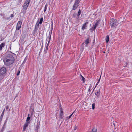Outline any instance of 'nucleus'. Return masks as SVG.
Instances as JSON below:
<instances>
[{"label":"nucleus","instance_id":"nucleus-42","mask_svg":"<svg viewBox=\"0 0 132 132\" xmlns=\"http://www.w3.org/2000/svg\"><path fill=\"white\" fill-rule=\"evenodd\" d=\"M0 132H2V131H1Z\"/></svg>","mask_w":132,"mask_h":132},{"label":"nucleus","instance_id":"nucleus-35","mask_svg":"<svg viewBox=\"0 0 132 132\" xmlns=\"http://www.w3.org/2000/svg\"><path fill=\"white\" fill-rule=\"evenodd\" d=\"M48 46H48V45H47L46 46V50H48Z\"/></svg>","mask_w":132,"mask_h":132},{"label":"nucleus","instance_id":"nucleus-13","mask_svg":"<svg viewBox=\"0 0 132 132\" xmlns=\"http://www.w3.org/2000/svg\"><path fill=\"white\" fill-rule=\"evenodd\" d=\"M40 127V124L39 123H38L37 124V126H36V130L38 132V129Z\"/></svg>","mask_w":132,"mask_h":132},{"label":"nucleus","instance_id":"nucleus-25","mask_svg":"<svg viewBox=\"0 0 132 132\" xmlns=\"http://www.w3.org/2000/svg\"><path fill=\"white\" fill-rule=\"evenodd\" d=\"M81 77L82 78V80L84 82H85V78L82 75H81Z\"/></svg>","mask_w":132,"mask_h":132},{"label":"nucleus","instance_id":"nucleus-12","mask_svg":"<svg viewBox=\"0 0 132 132\" xmlns=\"http://www.w3.org/2000/svg\"><path fill=\"white\" fill-rule=\"evenodd\" d=\"M5 45V43H2L0 45V50H2L3 47H4Z\"/></svg>","mask_w":132,"mask_h":132},{"label":"nucleus","instance_id":"nucleus-39","mask_svg":"<svg viewBox=\"0 0 132 132\" xmlns=\"http://www.w3.org/2000/svg\"><path fill=\"white\" fill-rule=\"evenodd\" d=\"M9 108V107L8 106H7L6 107V109H8Z\"/></svg>","mask_w":132,"mask_h":132},{"label":"nucleus","instance_id":"nucleus-2","mask_svg":"<svg viewBox=\"0 0 132 132\" xmlns=\"http://www.w3.org/2000/svg\"><path fill=\"white\" fill-rule=\"evenodd\" d=\"M110 24L111 26V27L112 28L118 25V23L116 20H114L112 18L111 19Z\"/></svg>","mask_w":132,"mask_h":132},{"label":"nucleus","instance_id":"nucleus-37","mask_svg":"<svg viewBox=\"0 0 132 132\" xmlns=\"http://www.w3.org/2000/svg\"><path fill=\"white\" fill-rule=\"evenodd\" d=\"M63 116H60V118H61V119H62L63 118Z\"/></svg>","mask_w":132,"mask_h":132},{"label":"nucleus","instance_id":"nucleus-11","mask_svg":"<svg viewBox=\"0 0 132 132\" xmlns=\"http://www.w3.org/2000/svg\"><path fill=\"white\" fill-rule=\"evenodd\" d=\"M5 109H4L2 113V114L0 117V122H1L2 121V120L3 117V115L4 114V112H5Z\"/></svg>","mask_w":132,"mask_h":132},{"label":"nucleus","instance_id":"nucleus-40","mask_svg":"<svg viewBox=\"0 0 132 132\" xmlns=\"http://www.w3.org/2000/svg\"><path fill=\"white\" fill-rule=\"evenodd\" d=\"M0 15L1 16H2L3 15V14H0Z\"/></svg>","mask_w":132,"mask_h":132},{"label":"nucleus","instance_id":"nucleus-24","mask_svg":"<svg viewBox=\"0 0 132 132\" xmlns=\"http://www.w3.org/2000/svg\"><path fill=\"white\" fill-rule=\"evenodd\" d=\"M43 20V17H42L40 18L39 22H38L40 24H42V22ZM37 22H38V21Z\"/></svg>","mask_w":132,"mask_h":132},{"label":"nucleus","instance_id":"nucleus-28","mask_svg":"<svg viewBox=\"0 0 132 132\" xmlns=\"http://www.w3.org/2000/svg\"><path fill=\"white\" fill-rule=\"evenodd\" d=\"M93 132H96L97 130L95 128H94L92 129Z\"/></svg>","mask_w":132,"mask_h":132},{"label":"nucleus","instance_id":"nucleus-31","mask_svg":"<svg viewBox=\"0 0 132 132\" xmlns=\"http://www.w3.org/2000/svg\"><path fill=\"white\" fill-rule=\"evenodd\" d=\"M20 73V71H18L17 73V74H16L18 76L19 75Z\"/></svg>","mask_w":132,"mask_h":132},{"label":"nucleus","instance_id":"nucleus-30","mask_svg":"<svg viewBox=\"0 0 132 132\" xmlns=\"http://www.w3.org/2000/svg\"><path fill=\"white\" fill-rule=\"evenodd\" d=\"M60 116H63V111H61L60 114Z\"/></svg>","mask_w":132,"mask_h":132},{"label":"nucleus","instance_id":"nucleus-20","mask_svg":"<svg viewBox=\"0 0 132 132\" xmlns=\"http://www.w3.org/2000/svg\"><path fill=\"white\" fill-rule=\"evenodd\" d=\"M47 4H46L45 5V6L44 9V12H45V11H46L47 9Z\"/></svg>","mask_w":132,"mask_h":132},{"label":"nucleus","instance_id":"nucleus-22","mask_svg":"<svg viewBox=\"0 0 132 132\" xmlns=\"http://www.w3.org/2000/svg\"><path fill=\"white\" fill-rule=\"evenodd\" d=\"M100 94V92L98 91H97V92H96L95 93V95L97 97H98V96Z\"/></svg>","mask_w":132,"mask_h":132},{"label":"nucleus","instance_id":"nucleus-5","mask_svg":"<svg viewBox=\"0 0 132 132\" xmlns=\"http://www.w3.org/2000/svg\"><path fill=\"white\" fill-rule=\"evenodd\" d=\"M6 71V69L5 67H2L0 69V73L1 74L3 75L5 74Z\"/></svg>","mask_w":132,"mask_h":132},{"label":"nucleus","instance_id":"nucleus-29","mask_svg":"<svg viewBox=\"0 0 132 132\" xmlns=\"http://www.w3.org/2000/svg\"><path fill=\"white\" fill-rule=\"evenodd\" d=\"M51 30H52L53 28V22H51Z\"/></svg>","mask_w":132,"mask_h":132},{"label":"nucleus","instance_id":"nucleus-36","mask_svg":"<svg viewBox=\"0 0 132 132\" xmlns=\"http://www.w3.org/2000/svg\"><path fill=\"white\" fill-rule=\"evenodd\" d=\"M22 0H18L19 3H21L22 1Z\"/></svg>","mask_w":132,"mask_h":132},{"label":"nucleus","instance_id":"nucleus-16","mask_svg":"<svg viewBox=\"0 0 132 132\" xmlns=\"http://www.w3.org/2000/svg\"><path fill=\"white\" fill-rule=\"evenodd\" d=\"M75 111L73 112V113L71 115H70L68 117H67L66 118H67V120H68L69 119H70L71 118V116H72V115H73V113H74V112H75Z\"/></svg>","mask_w":132,"mask_h":132},{"label":"nucleus","instance_id":"nucleus-10","mask_svg":"<svg viewBox=\"0 0 132 132\" xmlns=\"http://www.w3.org/2000/svg\"><path fill=\"white\" fill-rule=\"evenodd\" d=\"M78 6L79 5L78 4L75 3L73 5L72 9L74 10H76L78 7Z\"/></svg>","mask_w":132,"mask_h":132},{"label":"nucleus","instance_id":"nucleus-9","mask_svg":"<svg viewBox=\"0 0 132 132\" xmlns=\"http://www.w3.org/2000/svg\"><path fill=\"white\" fill-rule=\"evenodd\" d=\"M99 24V21H96L95 24L94 26L93 27L94 30H95L96 29V27L98 26Z\"/></svg>","mask_w":132,"mask_h":132},{"label":"nucleus","instance_id":"nucleus-18","mask_svg":"<svg viewBox=\"0 0 132 132\" xmlns=\"http://www.w3.org/2000/svg\"><path fill=\"white\" fill-rule=\"evenodd\" d=\"M26 10H25L24 9H23V10H22L21 11L23 15H24L25 14L26 12Z\"/></svg>","mask_w":132,"mask_h":132},{"label":"nucleus","instance_id":"nucleus-33","mask_svg":"<svg viewBox=\"0 0 132 132\" xmlns=\"http://www.w3.org/2000/svg\"><path fill=\"white\" fill-rule=\"evenodd\" d=\"M27 57H26L24 59V61H23V62H26V60H27Z\"/></svg>","mask_w":132,"mask_h":132},{"label":"nucleus","instance_id":"nucleus-41","mask_svg":"<svg viewBox=\"0 0 132 132\" xmlns=\"http://www.w3.org/2000/svg\"><path fill=\"white\" fill-rule=\"evenodd\" d=\"M103 53H105V52L104 51V52H103Z\"/></svg>","mask_w":132,"mask_h":132},{"label":"nucleus","instance_id":"nucleus-27","mask_svg":"<svg viewBox=\"0 0 132 132\" xmlns=\"http://www.w3.org/2000/svg\"><path fill=\"white\" fill-rule=\"evenodd\" d=\"M81 13V11H80V10H79L78 12V13L77 15L78 16H79Z\"/></svg>","mask_w":132,"mask_h":132},{"label":"nucleus","instance_id":"nucleus-15","mask_svg":"<svg viewBox=\"0 0 132 132\" xmlns=\"http://www.w3.org/2000/svg\"><path fill=\"white\" fill-rule=\"evenodd\" d=\"M30 114H28V117L27 118L26 122H27V123H29L30 122L29 121V120H30Z\"/></svg>","mask_w":132,"mask_h":132},{"label":"nucleus","instance_id":"nucleus-3","mask_svg":"<svg viewBox=\"0 0 132 132\" xmlns=\"http://www.w3.org/2000/svg\"><path fill=\"white\" fill-rule=\"evenodd\" d=\"M39 23L37 22L36 24L34 29L33 31V34L34 36L36 35L37 34V31L39 28Z\"/></svg>","mask_w":132,"mask_h":132},{"label":"nucleus","instance_id":"nucleus-17","mask_svg":"<svg viewBox=\"0 0 132 132\" xmlns=\"http://www.w3.org/2000/svg\"><path fill=\"white\" fill-rule=\"evenodd\" d=\"M78 128L77 127V126L76 125H75L73 127V131H74L75 132H76L77 129Z\"/></svg>","mask_w":132,"mask_h":132},{"label":"nucleus","instance_id":"nucleus-21","mask_svg":"<svg viewBox=\"0 0 132 132\" xmlns=\"http://www.w3.org/2000/svg\"><path fill=\"white\" fill-rule=\"evenodd\" d=\"M81 0H75V3L78 4Z\"/></svg>","mask_w":132,"mask_h":132},{"label":"nucleus","instance_id":"nucleus-1","mask_svg":"<svg viewBox=\"0 0 132 132\" xmlns=\"http://www.w3.org/2000/svg\"><path fill=\"white\" fill-rule=\"evenodd\" d=\"M5 65L6 66L10 65L13 64L15 61V58L11 54H8L3 59Z\"/></svg>","mask_w":132,"mask_h":132},{"label":"nucleus","instance_id":"nucleus-38","mask_svg":"<svg viewBox=\"0 0 132 132\" xmlns=\"http://www.w3.org/2000/svg\"><path fill=\"white\" fill-rule=\"evenodd\" d=\"M14 16V15L13 14H12L11 15V17H13Z\"/></svg>","mask_w":132,"mask_h":132},{"label":"nucleus","instance_id":"nucleus-32","mask_svg":"<svg viewBox=\"0 0 132 132\" xmlns=\"http://www.w3.org/2000/svg\"><path fill=\"white\" fill-rule=\"evenodd\" d=\"M91 87H92L91 86H90L89 87V89L88 90V92H90V89L91 88Z\"/></svg>","mask_w":132,"mask_h":132},{"label":"nucleus","instance_id":"nucleus-14","mask_svg":"<svg viewBox=\"0 0 132 132\" xmlns=\"http://www.w3.org/2000/svg\"><path fill=\"white\" fill-rule=\"evenodd\" d=\"M89 40L88 38H87L86 39L85 41V43L86 44V46H87L88 45V44L89 43Z\"/></svg>","mask_w":132,"mask_h":132},{"label":"nucleus","instance_id":"nucleus-6","mask_svg":"<svg viewBox=\"0 0 132 132\" xmlns=\"http://www.w3.org/2000/svg\"><path fill=\"white\" fill-rule=\"evenodd\" d=\"M22 22L21 21H19L18 22L16 28V30H18L20 28Z\"/></svg>","mask_w":132,"mask_h":132},{"label":"nucleus","instance_id":"nucleus-7","mask_svg":"<svg viewBox=\"0 0 132 132\" xmlns=\"http://www.w3.org/2000/svg\"><path fill=\"white\" fill-rule=\"evenodd\" d=\"M88 24V22H86L84 23L81 29L83 30H84L85 29H86Z\"/></svg>","mask_w":132,"mask_h":132},{"label":"nucleus","instance_id":"nucleus-26","mask_svg":"<svg viewBox=\"0 0 132 132\" xmlns=\"http://www.w3.org/2000/svg\"><path fill=\"white\" fill-rule=\"evenodd\" d=\"M95 104L94 103H93L92 105V109H94L95 108Z\"/></svg>","mask_w":132,"mask_h":132},{"label":"nucleus","instance_id":"nucleus-23","mask_svg":"<svg viewBox=\"0 0 132 132\" xmlns=\"http://www.w3.org/2000/svg\"><path fill=\"white\" fill-rule=\"evenodd\" d=\"M106 42H108L109 41V37L108 35H107L106 36Z\"/></svg>","mask_w":132,"mask_h":132},{"label":"nucleus","instance_id":"nucleus-4","mask_svg":"<svg viewBox=\"0 0 132 132\" xmlns=\"http://www.w3.org/2000/svg\"><path fill=\"white\" fill-rule=\"evenodd\" d=\"M30 2V0H26L23 6V8L25 10H27Z\"/></svg>","mask_w":132,"mask_h":132},{"label":"nucleus","instance_id":"nucleus-34","mask_svg":"<svg viewBox=\"0 0 132 132\" xmlns=\"http://www.w3.org/2000/svg\"><path fill=\"white\" fill-rule=\"evenodd\" d=\"M100 79H99L98 81L97 82V83H96V86L99 83L100 80Z\"/></svg>","mask_w":132,"mask_h":132},{"label":"nucleus","instance_id":"nucleus-8","mask_svg":"<svg viewBox=\"0 0 132 132\" xmlns=\"http://www.w3.org/2000/svg\"><path fill=\"white\" fill-rule=\"evenodd\" d=\"M29 123H27V122H26L24 124L23 126V128L22 130L23 132L25 131L26 128L28 126Z\"/></svg>","mask_w":132,"mask_h":132},{"label":"nucleus","instance_id":"nucleus-19","mask_svg":"<svg viewBox=\"0 0 132 132\" xmlns=\"http://www.w3.org/2000/svg\"><path fill=\"white\" fill-rule=\"evenodd\" d=\"M50 39H51V36H50V38H49L47 39L46 40V41L47 40L48 41V43L47 44V45H48V46H49V43H50Z\"/></svg>","mask_w":132,"mask_h":132}]
</instances>
